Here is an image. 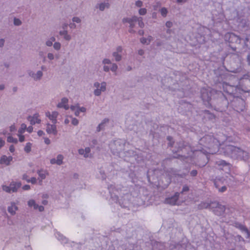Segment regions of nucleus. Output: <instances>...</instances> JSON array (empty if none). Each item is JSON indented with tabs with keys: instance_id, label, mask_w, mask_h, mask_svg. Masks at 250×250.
Segmentation results:
<instances>
[{
	"instance_id": "nucleus-6",
	"label": "nucleus",
	"mask_w": 250,
	"mask_h": 250,
	"mask_svg": "<svg viewBox=\"0 0 250 250\" xmlns=\"http://www.w3.org/2000/svg\"><path fill=\"white\" fill-rule=\"evenodd\" d=\"M201 97L206 105L209 106L211 105V104L210 103L211 100V93L210 91L206 89H202L201 91Z\"/></svg>"
},
{
	"instance_id": "nucleus-20",
	"label": "nucleus",
	"mask_w": 250,
	"mask_h": 250,
	"mask_svg": "<svg viewBox=\"0 0 250 250\" xmlns=\"http://www.w3.org/2000/svg\"><path fill=\"white\" fill-rule=\"evenodd\" d=\"M18 209V207L14 202H11L10 206L7 208L8 211L12 215H14L16 214V211Z\"/></svg>"
},
{
	"instance_id": "nucleus-5",
	"label": "nucleus",
	"mask_w": 250,
	"mask_h": 250,
	"mask_svg": "<svg viewBox=\"0 0 250 250\" xmlns=\"http://www.w3.org/2000/svg\"><path fill=\"white\" fill-rule=\"evenodd\" d=\"M231 103L234 110L238 112L244 111L245 108V101L237 96L234 98Z\"/></svg>"
},
{
	"instance_id": "nucleus-12",
	"label": "nucleus",
	"mask_w": 250,
	"mask_h": 250,
	"mask_svg": "<svg viewBox=\"0 0 250 250\" xmlns=\"http://www.w3.org/2000/svg\"><path fill=\"white\" fill-rule=\"evenodd\" d=\"M180 193L177 192L175 193L174 195L171 197L166 199V202L171 205H174L176 204V202L178 199Z\"/></svg>"
},
{
	"instance_id": "nucleus-44",
	"label": "nucleus",
	"mask_w": 250,
	"mask_h": 250,
	"mask_svg": "<svg viewBox=\"0 0 250 250\" xmlns=\"http://www.w3.org/2000/svg\"><path fill=\"white\" fill-rule=\"evenodd\" d=\"M22 24L21 21L16 18L14 19V24L16 26H20Z\"/></svg>"
},
{
	"instance_id": "nucleus-54",
	"label": "nucleus",
	"mask_w": 250,
	"mask_h": 250,
	"mask_svg": "<svg viewBox=\"0 0 250 250\" xmlns=\"http://www.w3.org/2000/svg\"><path fill=\"white\" fill-rule=\"evenodd\" d=\"M246 59L248 65L250 66V52L248 53Z\"/></svg>"
},
{
	"instance_id": "nucleus-45",
	"label": "nucleus",
	"mask_w": 250,
	"mask_h": 250,
	"mask_svg": "<svg viewBox=\"0 0 250 250\" xmlns=\"http://www.w3.org/2000/svg\"><path fill=\"white\" fill-rule=\"evenodd\" d=\"M106 83L104 82L101 83V86H100L99 89L101 90L102 92H104L106 90Z\"/></svg>"
},
{
	"instance_id": "nucleus-18",
	"label": "nucleus",
	"mask_w": 250,
	"mask_h": 250,
	"mask_svg": "<svg viewBox=\"0 0 250 250\" xmlns=\"http://www.w3.org/2000/svg\"><path fill=\"white\" fill-rule=\"evenodd\" d=\"M12 159L13 157L12 156L7 157L6 155H2L0 159V164L8 166Z\"/></svg>"
},
{
	"instance_id": "nucleus-49",
	"label": "nucleus",
	"mask_w": 250,
	"mask_h": 250,
	"mask_svg": "<svg viewBox=\"0 0 250 250\" xmlns=\"http://www.w3.org/2000/svg\"><path fill=\"white\" fill-rule=\"evenodd\" d=\"M139 13L141 15H145L146 13V8H141L139 10Z\"/></svg>"
},
{
	"instance_id": "nucleus-64",
	"label": "nucleus",
	"mask_w": 250,
	"mask_h": 250,
	"mask_svg": "<svg viewBox=\"0 0 250 250\" xmlns=\"http://www.w3.org/2000/svg\"><path fill=\"white\" fill-rule=\"evenodd\" d=\"M172 22L170 21H167L166 23V26L168 28L171 27L172 26Z\"/></svg>"
},
{
	"instance_id": "nucleus-17",
	"label": "nucleus",
	"mask_w": 250,
	"mask_h": 250,
	"mask_svg": "<svg viewBox=\"0 0 250 250\" xmlns=\"http://www.w3.org/2000/svg\"><path fill=\"white\" fill-rule=\"evenodd\" d=\"M21 186V182H16L12 181L10 184L9 187L12 192H16L18 191V189Z\"/></svg>"
},
{
	"instance_id": "nucleus-32",
	"label": "nucleus",
	"mask_w": 250,
	"mask_h": 250,
	"mask_svg": "<svg viewBox=\"0 0 250 250\" xmlns=\"http://www.w3.org/2000/svg\"><path fill=\"white\" fill-rule=\"evenodd\" d=\"M108 8L109 7V4L108 3H101L99 5V9L103 11L105 8Z\"/></svg>"
},
{
	"instance_id": "nucleus-47",
	"label": "nucleus",
	"mask_w": 250,
	"mask_h": 250,
	"mask_svg": "<svg viewBox=\"0 0 250 250\" xmlns=\"http://www.w3.org/2000/svg\"><path fill=\"white\" fill-rule=\"evenodd\" d=\"M35 204H36V202H35V200H34L33 199L29 200L28 201V205L30 207H33L34 205H35Z\"/></svg>"
},
{
	"instance_id": "nucleus-22",
	"label": "nucleus",
	"mask_w": 250,
	"mask_h": 250,
	"mask_svg": "<svg viewBox=\"0 0 250 250\" xmlns=\"http://www.w3.org/2000/svg\"><path fill=\"white\" fill-rule=\"evenodd\" d=\"M216 163L219 166H222L223 167H226V169L229 170L230 168V164L225 160H220L217 161Z\"/></svg>"
},
{
	"instance_id": "nucleus-63",
	"label": "nucleus",
	"mask_w": 250,
	"mask_h": 250,
	"mask_svg": "<svg viewBox=\"0 0 250 250\" xmlns=\"http://www.w3.org/2000/svg\"><path fill=\"white\" fill-rule=\"evenodd\" d=\"M45 44L47 46H51L53 45V42H52V41L49 40L45 42Z\"/></svg>"
},
{
	"instance_id": "nucleus-60",
	"label": "nucleus",
	"mask_w": 250,
	"mask_h": 250,
	"mask_svg": "<svg viewBox=\"0 0 250 250\" xmlns=\"http://www.w3.org/2000/svg\"><path fill=\"white\" fill-rule=\"evenodd\" d=\"M227 190V187L225 186H222L221 188L218 189L219 192H223Z\"/></svg>"
},
{
	"instance_id": "nucleus-33",
	"label": "nucleus",
	"mask_w": 250,
	"mask_h": 250,
	"mask_svg": "<svg viewBox=\"0 0 250 250\" xmlns=\"http://www.w3.org/2000/svg\"><path fill=\"white\" fill-rule=\"evenodd\" d=\"M188 146L185 143L183 142H179L178 144V148L177 151H175V152H179L180 151H182L184 148H185L186 147H187Z\"/></svg>"
},
{
	"instance_id": "nucleus-59",
	"label": "nucleus",
	"mask_w": 250,
	"mask_h": 250,
	"mask_svg": "<svg viewBox=\"0 0 250 250\" xmlns=\"http://www.w3.org/2000/svg\"><path fill=\"white\" fill-rule=\"evenodd\" d=\"M90 149L89 147L85 148L84 151H85V153L84 154V157L86 158L88 157L87 153H89Z\"/></svg>"
},
{
	"instance_id": "nucleus-19",
	"label": "nucleus",
	"mask_w": 250,
	"mask_h": 250,
	"mask_svg": "<svg viewBox=\"0 0 250 250\" xmlns=\"http://www.w3.org/2000/svg\"><path fill=\"white\" fill-rule=\"evenodd\" d=\"M119 203L120 206L124 208L128 207L130 202L128 200L126 196L123 197L122 199L119 200Z\"/></svg>"
},
{
	"instance_id": "nucleus-48",
	"label": "nucleus",
	"mask_w": 250,
	"mask_h": 250,
	"mask_svg": "<svg viewBox=\"0 0 250 250\" xmlns=\"http://www.w3.org/2000/svg\"><path fill=\"white\" fill-rule=\"evenodd\" d=\"M101 90L99 88H96L94 91V94L95 96H99L101 94Z\"/></svg>"
},
{
	"instance_id": "nucleus-31",
	"label": "nucleus",
	"mask_w": 250,
	"mask_h": 250,
	"mask_svg": "<svg viewBox=\"0 0 250 250\" xmlns=\"http://www.w3.org/2000/svg\"><path fill=\"white\" fill-rule=\"evenodd\" d=\"M246 157H243V156L244 157V154H240V157L241 158H238L237 160H241V161H243L244 162H247L249 159V153L248 152L246 151Z\"/></svg>"
},
{
	"instance_id": "nucleus-3",
	"label": "nucleus",
	"mask_w": 250,
	"mask_h": 250,
	"mask_svg": "<svg viewBox=\"0 0 250 250\" xmlns=\"http://www.w3.org/2000/svg\"><path fill=\"white\" fill-rule=\"evenodd\" d=\"M125 145L121 140H117L110 144V148L114 155H118L124 150Z\"/></svg>"
},
{
	"instance_id": "nucleus-8",
	"label": "nucleus",
	"mask_w": 250,
	"mask_h": 250,
	"mask_svg": "<svg viewBox=\"0 0 250 250\" xmlns=\"http://www.w3.org/2000/svg\"><path fill=\"white\" fill-rule=\"evenodd\" d=\"M220 95L221 96L218 100V110L223 111V110H225L228 107L229 102L222 93L221 92Z\"/></svg>"
},
{
	"instance_id": "nucleus-36",
	"label": "nucleus",
	"mask_w": 250,
	"mask_h": 250,
	"mask_svg": "<svg viewBox=\"0 0 250 250\" xmlns=\"http://www.w3.org/2000/svg\"><path fill=\"white\" fill-rule=\"evenodd\" d=\"M58 114V112L53 111L52 112V114H49L48 118L49 119H56Z\"/></svg>"
},
{
	"instance_id": "nucleus-61",
	"label": "nucleus",
	"mask_w": 250,
	"mask_h": 250,
	"mask_svg": "<svg viewBox=\"0 0 250 250\" xmlns=\"http://www.w3.org/2000/svg\"><path fill=\"white\" fill-rule=\"evenodd\" d=\"M220 182V180H215L214 182V185L215 187L219 189V183Z\"/></svg>"
},
{
	"instance_id": "nucleus-43",
	"label": "nucleus",
	"mask_w": 250,
	"mask_h": 250,
	"mask_svg": "<svg viewBox=\"0 0 250 250\" xmlns=\"http://www.w3.org/2000/svg\"><path fill=\"white\" fill-rule=\"evenodd\" d=\"M2 189L3 190H4L5 192L9 193H10L12 192L9 186H7L6 185H3V186H2Z\"/></svg>"
},
{
	"instance_id": "nucleus-53",
	"label": "nucleus",
	"mask_w": 250,
	"mask_h": 250,
	"mask_svg": "<svg viewBox=\"0 0 250 250\" xmlns=\"http://www.w3.org/2000/svg\"><path fill=\"white\" fill-rule=\"evenodd\" d=\"M47 58L50 60H53L55 58L54 55L52 53H48L47 54Z\"/></svg>"
},
{
	"instance_id": "nucleus-52",
	"label": "nucleus",
	"mask_w": 250,
	"mask_h": 250,
	"mask_svg": "<svg viewBox=\"0 0 250 250\" xmlns=\"http://www.w3.org/2000/svg\"><path fill=\"white\" fill-rule=\"evenodd\" d=\"M197 173H198L197 170L194 169V170H192V171H191V172H190V175L192 177H195L197 176Z\"/></svg>"
},
{
	"instance_id": "nucleus-23",
	"label": "nucleus",
	"mask_w": 250,
	"mask_h": 250,
	"mask_svg": "<svg viewBox=\"0 0 250 250\" xmlns=\"http://www.w3.org/2000/svg\"><path fill=\"white\" fill-rule=\"evenodd\" d=\"M59 34L63 37V39L67 41H69L71 40V37L68 34L67 30H62L59 31Z\"/></svg>"
},
{
	"instance_id": "nucleus-1",
	"label": "nucleus",
	"mask_w": 250,
	"mask_h": 250,
	"mask_svg": "<svg viewBox=\"0 0 250 250\" xmlns=\"http://www.w3.org/2000/svg\"><path fill=\"white\" fill-rule=\"evenodd\" d=\"M224 154L230 158L237 160L240 154H244V157H246V151L242 149L232 145L226 146L224 148Z\"/></svg>"
},
{
	"instance_id": "nucleus-46",
	"label": "nucleus",
	"mask_w": 250,
	"mask_h": 250,
	"mask_svg": "<svg viewBox=\"0 0 250 250\" xmlns=\"http://www.w3.org/2000/svg\"><path fill=\"white\" fill-rule=\"evenodd\" d=\"M189 190V188L188 186L185 185L183 186L182 191L179 192L180 194H184L185 192H188Z\"/></svg>"
},
{
	"instance_id": "nucleus-26",
	"label": "nucleus",
	"mask_w": 250,
	"mask_h": 250,
	"mask_svg": "<svg viewBox=\"0 0 250 250\" xmlns=\"http://www.w3.org/2000/svg\"><path fill=\"white\" fill-rule=\"evenodd\" d=\"M205 117L210 120H212L215 118V116L213 114L211 113L209 110H205L204 111Z\"/></svg>"
},
{
	"instance_id": "nucleus-24",
	"label": "nucleus",
	"mask_w": 250,
	"mask_h": 250,
	"mask_svg": "<svg viewBox=\"0 0 250 250\" xmlns=\"http://www.w3.org/2000/svg\"><path fill=\"white\" fill-rule=\"evenodd\" d=\"M211 202L209 203L202 202L198 205V208L200 209L209 208L211 210Z\"/></svg>"
},
{
	"instance_id": "nucleus-55",
	"label": "nucleus",
	"mask_w": 250,
	"mask_h": 250,
	"mask_svg": "<svg viewBox=\"0 0 250 250\" xmlns=\"http://www.w3.org/2000/svg\"><path fill=\"white\" fill-rule=\"evenodd\" d=\"M72 20L73 22H76L77 23H80L81 21V19L79 17H73L72 18Z\"/></svg>"
},
{
	"instance_id": "nucleus-13",
	"label": "nucleus",
	"mask_w": 250,
	"mask_h": 250,
	"mask_svg": "<svg viewBox=\"0 0 250 250\" xmlns=\"http://www.w3.org/2000/svg\"><path fill=\"white\" fill-rule=\"evenodd\" d=\"M46 125V131L48 134L52 133L54 135H57L58 131L56 126L55 125H50L49 123H48Z\"/></svg>"
},
{
	"instance_id": "nucleus-38",
	"label": "nucleus",
	"mask_w": 250,
	"mask_h": 250,
	"mask_svg": "<svg viewBox=\"0 0 250 250\" xmlns=\"http://www.w3.org/2000/svg\"><path fill=\"white\" fill-rule=\"evenodd\" d=\"M24 149L27 153L30 152L31 150V144L30 143H27Z\"/></svg>"
},
{
	"instance_id": "nucleus-29",
	"label": "nucleus",
	"mask_w": 250,
	"mask_h": 250,
	"mask_svg": "<svg viewBox=\"0 0 250 250\" xmlns=\"http://www.w3.org/2000/svg\"><path fill=\"white\" fill-rule=\"evenodd\" d=\"M167 140L168 141L167 146L170 147H172L174 144V141L172 137L168 136L167 137Z\"/></svg>"
},
{
	"instance_id": "nucleus-14",
	"label": "nucleus",
	"mask_w": 250,
	"mask_h": 250,
	"mask_svg": "<svg viewBox=\"0 0 250 250\" xmlns=\"http://www.w3.org/2000/svg\"><path fill=\"white\" fill-rule=\"evenodd\" d=\"M242 89L245 92H250V79H246L243 82Z\"/></svg>"
},
{
	"instance_id": "nucleus-15",
	"label": "nucleus",
	"mask_w": 250,
	"mask_h": 250,
	"mask_svg": "<svg viewBox=\"0 0 250 250\" xmlns=\"http://www.w3.org/2000/svg\"><path fill=\"white\" fill-rule=\"evenodd\" d=\"M171 182L170 178L168 176H163L159 181V184L162 183V187L164 188H167Z\"/></svg>"
},
{
	"instance_id": "nucleus-57",
	"label": "nucleus",
	"mask_w": 250,
	"mask_h": 250,
	"mask_svg": "<svg viewBox=\"0 0 250 250\" xmlns=\"http://www.w3.org/2000/svg\"><path fill=\"white\" fill-rule=\"evenodd\" d=\"M102 62H103V64H110L111 63L110 60L108 59H104L103 60Z\"/></svg>"
},
{
	"instance_id": "nucleus-30",
	"label": "nucleus",
	"mask_w": 250,
	"mask_h": 250,
	"mask_svg": "<svg viewBox=\"0 0 250 250\" xmlns=\"http://www.w3.org/2000/svg\"><path fill=\"white\" fill-rule=\"evenodd\" d=\"M112 56L115 58V60L117 62L120 61L122 60V55L120 53L114 52L112 53Z\"/></svg>"
},
{
	"instance_id": "nucleus-11",
	"label": "nucleus",
	"mask_w": 250,
	"mask_h": 250,
	"mask_svg": "<svg viewBox=\"0 0 250 250\" xmlns=\"http://www.w3.org/2000/svg\"><path fill=\"white\" fill-rule=\"evenodd\" d=\"M137 20H138V17L136 16H133L131 18H124L122 20V22L124 23L126 22L129 23V28H133L135 26L134 22L137 21Z\"/></svg>"
},
{
	"instance_id": "nucleus-10",
	"label": "nucleus",
	"mask_w": 250,
	"mask_h": 250,
	"mask_svg": "<svg viewBox=\"0 0 250 250\" xmlns=\"http://www.w3.org/2000/svg\"><path fill=\"white\" fill-rule=\"evenodd\" d=\"M239 90L237 87L231 85H228L226 87V92L234 96V98L237 96L238 91Z\"/></svg>"
},
{
	"instance_id": "nucleus-42",
	"label": "nucleus",
	"mask_w": 250,
	"mask_h": 250,
	"mask_svg": "<svg viewBox=\"0 0 250 250\" xmlns=\"http://www.w3.org/2000/svg\"><path fill=\"white\" fill-rule=\"evenodd\" d=\"M26 129V125L25 124H22L21 125V127L19 129L18 132L21 134L23 133Z\"/></svg>"
},
{
	"instance_id": "nucleus-37",
	"label": "nucleus",
	"mask_w": 250,
	"mask_h": 250,
	"mask_svg": "<svg viewBox=\"0 0 250 250\" xmlns=\"http://www.w3.org/2000/svg\"><path fill=\"white\" fill-rule=\"evenodd\" d=\"M7 141L8 142L13 143L14 144H17L18 142L17 139L14 138L12 136L8 137Z\"/></svg>"
},
{
	"instance_id": "nucleus-16",
	"label": "nucleus",
	"mask_w": 250,
	"mask_h": 250,
	"mask_svg": "<svg viewBox=\"0 0 250 250\" xmlns=\"http://www.w3.org/2000/svg\"><path fill=\"white\" fill-rule=\"evenodd\" d=\"M38 116L39 115L38 114H35L32 117L29 116L27 117V120L30 121V124L32 125H35L36 123L40 124L41 122V120L38 118Z\"/></svg>"
},
{
	"instance_id": "nucleus-2",
	"label": "nucleus",
	"mask_w": 250,
	"mask_h": 250,
	"mask_svg": "<svg viewBox=\"0 0 250 250\" xmlns=\"http://www.w3.org/2000/svg\"><path fill=\"white\" fill-rule=\"evenodd\" d=\"M199 144L209 149H217L219 145L218 140L213 136L207 135L199 140Z\"/></svg>"
},
{
	"instance_id": "nucleus-34",
	"label": "nucleus",
	"mask_w": 250,
	"mask_h": 250,
	"mask_svg": "<svg viewBox=\"0 0 250 250\" xmlns=\"http://www.w3.org/2000/svg\"><path fill=\"white\" fill-rule=\"evenodd\" d=\"M63 159V156L61 155V154H59L57 156V159H56V161H57V164L58 165H61L63 162H62V160Z\"/></svg>"
},
{
	"instance_id": "nucleus-50",
	"label": "nucleus",
	"mask_w": 250,
	"mask_h": 250,
	"mask_svg": "<svg viewBox=\"0 0 250 250\" xmlns=\"http://www.w3.org/2000/svg\"><path fill=\"white\" fill-rule=\"evenodd\" d=\"M118 69V66L116 63H113L112 66L110 68V70L112 72H115Z\"/></svg>"
},
{
	"instance_id": "nucleus-27",
	"label": "nucleus",
	"mask_w": 250,
	"mask_h": 250,
	"mask_svg": "<svg viewBox=\"0 0 250 250\" xmlns=\"http://www.w3.org/2000/svg\"><path fill=\"white\" fill-rule=\"evenodd\" d=\"M68 102V100L67 98H62L61 100V102L59 103L57 105V107L59 108H62L63 105L67 104Z\"/></svg>"
},
{
	"instance_id": "nucleus-9",
	"label": "nucleus",
	"mask_w": 250,
	"mask_h": 250,
	"mask_svg": "<svg viewBox=\"0 0 250 250\" xmlns=\"http://www.w3.org/2000/svg\"><path fill=\"white\" fill-rule=\"evenodd\" d=\"M108 188L110 194L111 198L113 201L117 202V201H118V195L117 194L116 192H118V190L116 189H114L115 187L112 185L108 186Z\"/></svg>"
},
{
	"instance_id": "nucleus-35",
	"label": "nucleus",
	"mask_w": 250,
	"mask_h": 250,
	"mask_svg": "<svg viewBox=\"0 0 250 250\" xmlns=\"http://www.w3.org/2000/svg\"><path fill=\"white\" fill-rule=\"evenodd\" d=\"M244 44L247 47H250V35H248L244 40Z\"/></svg>"
},
{
	"instance_id": "nucleus-62",
	"label": "nucleus",
	"mask_w": 250,
	"mask_h": 250,
	"mask_svg": "<svg viewBox=\"0 0 250 250\" xmlns=\"http://www.w3.org/2000/svg\"><path fill=\"white\" fill-rule=\"evenodd\" d=\"M122 51H123V49H122V46H118L116 48V51L115 52H117V53H121L122 52Z\"/></svg>"
},
{
	"instance_id": "nucleus-25",
	"label": "nucleus",
	"mask_w": 250,
	"mask_h": 250,
	"mask_svg": "<svg viewBox=\"0 0 250 250\" xmlns=\"http://www.w3.org/2000/svg\"><path fill=\"white\" fill-rule=\"evenodd\" d=\"M43 76V73L42 71L39 70L35 74L34 80L35 81H40Z\"/></svg>"
},
{
	"instance_id": "nucleus-28",
	"label": "nucleus",
	"mask_w": 250,
	"mask_h": 250,
	"mask_svg": "<svg viewBox=\"0 0 250 250\" xmlns=\"http://www.w3.org/2000/svg\"><path fill=\"white\" fill-rule=\"evenodd\" d=\"M238 228L242 231L245 232L247 234L248 237H249L250 236V232H249V230L245 226H244L241 224H240V225H239Z\"/></svg>"
},
{
	"instance_id": "nucleus-51",
	"label": "nucleus",
	"mask_w": 250,
	"mask_h": 250,
	"mask_svg": "<svg viewBox=\"0 0 250 250\" xmlns=\"http://www.w3.org/2000/svg\"><path fill=\"white\" fill-rule=\"evenodd\" d=\"M27 73H28L29 76L31 77V78H32L34 79V78L35 77V73L34 72H33L32 70H29L27 71Z\"/></svg>"
},
{
	"instance_id": "nucleus-39",
	"label": "nucleus",
	"mask_w": 250,
	"mask_h": 250,
	"mask_svg": "<svg viewBox=\"0 0 250 250\" xmlns=\"http://www.w3.org/2000/svg\"><path fill=\"white\" fill-rule=\"evenodd\" d=\"M160 11L161 14L163 17H166L167 14V8H166L165 7H163L160 10Z\"/></svg>"
},
{
	"instance_id": "nucleus-58",
	"label": "nucleus",
	"mask_w": 250,
	"mask_h": 250,
	"mask_svg": "<svg viewBox=\"0 0 250 250\" xmlns=\"http://www.w3.org/2000/svg\"><path fill=\"white\" fill-rule=\"evenodd\" d=\"M79 123L78 120L76 118H73L72 120V124L74 125H77Z\"/></svg>"
},
{
	"instance_id": "nucleus-21",
	"label": "nucleus",
	"mask_w": 250,
	"mask_h": 250,
	"mask_svg": "<svg viewBox=\"0 0 250 250\" xmlns=\"http://www.w3.org/2000/svg\"><path fill=\"white\" fill-rule=\"evenodd\" d=\"M109 122V120L108 118H104L102 122L98 125L96 128V131L99 132L101 130H103L104 129L105 126V124L108 123Z\"/></svg>"
},
{
	"instance_id": "nucleus-41",
	"label": "nucleus",
	"mask_w": 250,
	"mask_h": 250,
	"mask_svg": "<svg viewBox=\"0 0 250 250\" xmlns=\"http://www.w3.org/2000/svg\"><path fill=\"white\" fill-rule=\"evenodd\" d=\"M61 47V44L59 42H55L53 44V48L56 50H59Z\"/></svg>"
},
{
	"instance_id": "nucleus-40",
	"label": "nucleus",
	"mask_w": 250,
	"mask_h": 250,
	"mask_svg": "<svg viewBox=\"0 0 250 250\" xmlns=\"http://www.w3.org/2000/svg\"><path fill=\"white\" fill-rule=\"evenodd\" d=\"M137 21L138 22V24L140 27L144 28L145 24L143 21V18L142 17L138 18V20H137Z\"/></svg>"
},
{
	"instance_id": "nucleus-56",
	"label": "nucleus",
	"mask_w": 250,
	"mask_h": 250,
	"mask_svg": "<svg viewBox=\"0 0 250 250\" xmlns=\"http://www.w3.org/2000/svg\"><path fill=\"white\" fill-rule=\"evenodd\" d=\"M135 5L138 7H141L143 5V2L141 0H137L136 1Z\"/></svg>"
},
{
	"instance_id": "nucleus-7",
	"label": "nucleus",
	"mask_w": 250,
	"mask_h": 250,
	"mask_svg": "<svg viewBox=\"0 0 250 250\" xmlns=\"http://www.w3.org/2000/svg\"><path fill=\"white\" fill-rule=\"evenodd\" d=\"M225 40L230 43H235L240 44L241 42L242 39L233 33H227L225 35Z\"/></svg>"
},
{
	"instance_id": "nucleus-4",
	"label": "nucleus",
	"mask_w": 250,
	"mask_h": 250,
	"mask_svg": "<svg viewBox=\"0 0 250 250\" xmlns=\"http://www.w3.org/2000/svg\"><path fill=\"white\" fill-rule=\"evenodd\" d=\"M211 210L216 215L222 216L225 213L226 208L217 201H211Z\"/></svg>"
}]
</instances>
